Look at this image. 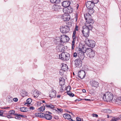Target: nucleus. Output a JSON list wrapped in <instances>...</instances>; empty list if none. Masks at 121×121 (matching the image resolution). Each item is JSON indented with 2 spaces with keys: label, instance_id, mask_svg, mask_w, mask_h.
<instances>
[{
  "label": "nucleus",
  "instance_id": "1",
  "mask_svg": "<svg viewBox=\"0 0 121 121\" xmlns=\"http://www.w3.org/2000/svg\"><path fill=\"white\" fill-rule=\"evenodd\" d=\"M113 94L109 92H107L103 96V99L106 101H111L113 99Z\"/></svg>",
  "mask_w": 121,
  "mask_h": 121
},
{
  "label": "nucleus",
  "instance_id": "2",
  "mask_svg": "<svg viewBox=\"0 0 121 121\" xmlns=\"http://www.w3.org/2000/svg\"><path fill=\"white\" fill-rule=\"evenodd\" d=\"M79 50L80 52L78 55V59L82 60L84 57V53L86 52V48L82 46V48H80Z\"/></svg>",
  "mask_w": 121,
  "mask_h": 121
},
{
  "label": "nucleus",
  "instance_id": "3",
  "mask_svg": "<svg viewBox=\"0 0 121 121\" xmlns=\"http://www.w3.org/2000/svg\"><path fill=\"white\" fill-rule=\"evenodd\" d=\"M59 57L62 60H67L69 59L70 55L67 52H63L59 55Z\"/></svg>",
  "mask_w": 121,
  "mask_h": 121
},
{
  "label": "nucleus",
  "instance_id": "4",
  "mask_svg": "<svg viewBox=\"0 0 121 121\" xmlns=\"http://www.w3.org/2000/svg\"><path fill=\"white\" fill-rule=\"evenodd\" d=\"M94 6V3L91 1H88L86 4V6L88 9L89 10V12L90 13L91 11V14L94 12V10H93V8Z\"/></svg>",
  "mask_w": 121,
  "mask_h": 121
},
{
  "label": "nucleus",
  "instance_id": "5",
  "mask_svg": "<svg viewBox=\"0 0 121 121\" xmlns=\"http://www.w3.org/2000/svg\"><path fill=\"white\" fill-rule=\"evenodd\" d=\"M86 43L89 47L93 48L95 46V43L94 41L89 40L88 39H86L85 40Z\"/></svg>",
  "mask_w": 121,
  "mask_h": 121
},
{
  "label": "nucleus",
  "instance_id": "6",
  "mask_svg": "<svg viewBox=\"0 0 121 121\" xmlns=\"http://www.w3.org/2000/svg\"><path fill=\"white\" fill-rule=\"evenodd\" d=\"M85 17L86 22L88 24H93L94 23L93 20L91 18V16L89 13L84 15Z\"/></svg>",
  "mask_w": 121,
  "mask_h": 121
},
{
  "label": "nucleus",
  "instance_id": "7",
  "mask_svg": "<svg viewBox=\"0 0 121 121\" xmlns=\"http://www.w3.org/2000/svg\"><path fill=\"white\" fill-rule=\"evenodd\" d=\"M86 51L87 53V56L90 58H93L95 55L94 52L91 48L86 49Z\"/></svg>",
  "mask_w": 121,
  "mask_h": 121
},
{
  "label": "nucleus",
  "instance_id": "8",
  "mask_svg": "<svg viewBox=\"0 0 121 121\" xmlns=\"http://www.w3.org/2000/svg\"><path fill=\"white\" fill-rule=\"evenodd\" d=\"M86 26H83V30H82V33L83 36L86 37H87L89 36V30L86 28Z\"/></svg>",
  "mask_w": 121,
  "mask_h": 121
},
{
  "label": "nucleus",
  "instance_id": "9",
  "mask_svg": "<svg viewBox=\"0 0 121 121\" xmlns=\"http://www.w3.org/2000/svg\"><path fill=\"white\" fill-rule=\"evenodd\" d=\"M69 28L67 26H60V30L61 32L65 33L69 31Z\"/></svg>",
  "mask_w": 121,
  "mask_h": 121
},
{
  "label": "nucleus",
  "instance_id": "10",
  "mask_svg": "<svg viewBox=\"0 0 121 121\" xmlns=\"http://www.w3.org/2000/svg\"><path fill=\"white\" fill-rule=\"evenodd\" d=\"M70 15L68 14H64L61 17L62 19L64 21H69L70 19Z\"/></svg>",
  "mask_w": 121,
  "mask_h": 121
},
{
  "label": "nucleus",
  "instance_id": "11",
  "mask_svg": "<svg viewBox=\"0 0 121 121\" xmlns=\"http://www.w3.org/2000/svg\"><path fill=\"white\" fill-rule=\"evenodd\" d=\"M75 61V65L76 67L80 68L82 66V62L81 60L78 58Z\"/></svg>",
  "mask_w": 121,
  "mask_h": 121
},
{
  "label": "nucleus",
  "instance_id": "12",
  "mask_svg": "<svg viewBox=\"0 0 121 121\" xmlns=\"http://www.w3.org/2000/svg\"><path fill=\"white\" fill-rule=\"evenodd\" d=\"M78 76L81 79L83 78L85 76V72L84 71L82 70L79 71L78 74Z\"/></svg>",
  "mask_w": 121,
  "mask_h": 121
},
{
  "label": "nucleus",
  "instance_id": "13",
  "mask_svg": "<svg viewBox=\"0 0 121 121\" xmlns=\"http://www.w3.org/2000/svg\"><path fill=\"white\" fill-rule=\"evenodd\" d=\"M70 4V2L69 0H65L62 3V5L64 7L67 8L69 5Z\"/></svg>",
  "mask_w": 121,
  "mask_h": 121
},
{
  "label": "nucleus",
  "instance_id": "14",
  "mask_svg": "<svg viewBox=\"0 0 121 121\" xmlns=\"http://www.w3.org/2000/svg\"><path fill=\"white\" fill-rule=\"evenodd\" d=\"M56 48L59 50H61V52H63L65 50V46L61 44L60 43L59 44V45L58 44L56 46Z\"/></svg>",
  "mask_w": 121,
  "mask_h": 121
},
{
  "label": "nucleus",
  "instance_id": "15",
  "mask_svg": "<svg viewBox=\"0 0 121 121\" xmlns=\"http://www.w3.org/2000/svg\"><path fill=\"white\" fill-rule=\"evenodd\" d=\"M90 83L91 86L92 87L97 88L99 86V83L95 81H91Z\"/></svg>",
  "mask_w": 121,
  "mask_h": 121
},
{
  "label": "nucleus",
  "instance_id": "16",
  "mask_svg": "<svg viewBox=\"0 0 121 121\" xmlns=\"http://www.w3.org/2000/svg\"><path fill=\"white\" fill-rule=\"evenodd\" d=\"M61 8V7L59 5L54 4L52 6V9L53 10L58 11Z\"/></svg>",
  "mask_w": 121,
  "mask_h": 121
},
{
  "label": "nucleus",
  "instance_id": "17",
  "mask_svg": "<svg viewBox=\"0 0 121 121\" xmlns=\"http://www.w3.org/2000/svg\"><path fill=\"white\" fill-rule=\"evenodd\" d=\"M67 11L69 13H71L73 11L74 9L73 6L69 5L67 8Z\"/></svg>",
  "mask_w": 121,
  "mask_h": 121
},
{
  "label": "nucleus",
  "instance_id": "18",
  "mask_svg": "<svg viewBox=\"0 0 121 121\" xmlns=\"http://www.w3.org/2000/svg\"><path fill=\"white\" fill-rule=\"evenodd\" d=\"M61 69L64 71H67L68 69V67L67 65L65 64H64L62 65Z\"/></svg>",
  "mask_w": 121,
  "mask_h": 121
},
{
  "label": "nucleus",
  "instance_id": "19",
  "mask_svg": "<svg viewBox=\"0 0 121 121\" xmlns=\"http://www.w3.org/2000/svg\"><path fill=\"white\" fill-rule=\"evenodd\" d=\"M61 39L60 36V37H56L55 40H54V41L56 42V44H57L58 43H61Z\"/></svg>",
  "mask_w": 121,
  "mask_h": 121
},
{
  "label": "nucleus",
  "instance_id": "20",
  "mask_svg": "<svg viewBox=\"0 0 121 121\" xmlns=\"http://www.w3.org/2000/svg\"><path fill=\"white\" fill-rule=\"evenodd\" d=\"M33 95L34 98L37 97L39 95V91L37 90L34 91L33 92Z\"/></svg>",
  "mask_w": 121,
  "mask_h": 121
},
{
  "label": "nucleus",
  "instance_id": "21",
  "mask_svg": "<svg viewBox=\"0 0 121 121\" xmlns=\"http://www.w3.org/2000/svg\"><path fill=\"white\" fill-rule=\"evenodd\" d=\"M21 95L23 97H24L27 96L28 94L25 90H22V91Z\"/></svg>",
  "mask_w": 121,
  "mask_h": 121
},
{
  "label": "nucleus",
  "instance_id": "22",
  "mask_svg": "<svg viewBox=\"0 0 121 121\" xmlns=\"http://www.w3.org/2000/svg\"><path fill=\"white\" fill-rule=\"evenodd\" d=\"M63 117L65 118L68 119H71V117L69 114L67 113L64 114L63 115Z\"/></svg>",
  "mask_w": 121,
  "mask_h": 121
},
{
  "label": "nucleus",
  "instance_id": "23",
  "mask_svg": "<svg viewBox=\"0 0 121 121\" xmlns=\"http://www.w3.org/2000/svg\"><path fill=\"white\" fill-rule=\"evenodd\" d=\"M45 104V106L48 108L53 109L55 108L54 106L51 104L47 103L46 104Z\"/></svg>",
  "mask_w": 121,
  "mask_h": 121
},
{
  "label": "nucleus",
  "instance_id": "24",
  "mask_svg": "<svg viewBox=\"0 0 121 121\" xmlns=\"http://www.w3.org/2000/svg\"><path fill=\"white\" fill-rule=\"evenodd\" d=\"M92 24H88V25H87L86 24L85 26H86V28L87 29H88L89 31L90 30H91L92 29Z\"/></svg>",
  "mask_w": 121,
  "mask_h": 121
},
{
  "label": "nucleus",
  "instance_id": "25",
  "mask_svg": "<svg viewBox=\"0 0 121 121\" xmlns=\"http://www.w3.org/2000/svg\"><path fill=\"white\" fill-rule=\"evenodd\" d=\"M60 37L61 39V44H62V43H64L67 42L66 41L65 35L63 36L61 35Z\"/></svg>",
  "mask_w": 121,
  "mask_h": 121
},
{
  "label": "nucleus",
  "instance_id": "26",
  "mask_svg": "<svg viewBox=\"0 0 121 121\" xmlns=\"http://www.w3.org/2000/svg\"><path fill=\"white\" fill-rule=\"evenodd\" d=\"M45 118L47 120H50L52 118V116L49 114H46Z\"/></svg>",
  "mask_w": 121,
  "mask_h": 121
},
{
  "label": "nucleus",
  "instance_id": "27",
  "mask_svg": "<svg viewBox=\"0 0 121 121\" xmlns=\"http://www.w3.org/2000/svg\"><path fill=\"white\" fill-rule=\"evenodd\" d=\"M32 101V99L30 98L28 99L26 101V102L25 103V105L28 106V105H30V103Z\"/></svg>",
  "mask_w": 121,
  "mask_h": 121
},
{
  "label": "nucleus",
  "instance_id": "28",
  "mask_svg": "<svg viewBox=\"0 0 121 121\" xmlns=\"http://www.w3.org/2000/svg\"><path fill=\"white\" fill-rule=\"evenodd\" d=\"M20 111L23 112H26L28 111V110L27 108L22 107L20 108Z\"/></svg>",
  "mask_w": 121,
  "mask_h": 121
},
{
  "label": "nucleus",
  "instance_id": "29",
  "mask_svg": "<svg viewBox=\"0 0 121 121\" xmlns=\"http://www.w3.org/2000/svg\"><path fill=\"white\" fill-rule=\"evenodd\" d=\"M102 111L106 113H110L111 112V111L109 109H104L102 110Z\"/></svg>",
  "mask_w": 121,
  "mask_h": 121
},
{
  "label": "nucleus",
  "instance_id": "30",
  "mask_svg": "<svg viewBox=\"0 0 121 121\" xmlns=\"http://www.w3.org/2000/svg\"><path fill=\"white\" fill-rule=\"evenodd\" d=\"M59 82L60 84L62 82L63 83V84H64L65 83V80L64 78H60L59 79Z\"/></svg>",
  "mask_w": 121,
  "mask_h": 121
},
{
  "label": "nucleus",
  "instance_id": "31",
  "mask_svg": "<svg viewBox=\"0 0 121 121\" xmlns=\"http://www.w3.org/2000/svg\"><path fill=\"white\" fill-rule=\"evenodd\" d=\"M48 43H46L45 41L41 42V46L42 47H44L46 46Z\"/></svg>",
  "mask_w": 121,
  "mask_h": 121
},
{
  "label": "nucleus",
  "instance_id": "32",
  "mask_svg": "<svg viewBox=\"0 0 121 121\" xmlns=\"http://www.w3.org/2000/svg\"><path fill=\"white\" fill-rule=\"evenodd\" d=\"M45 107L44 106L41 107L38 110L40 112H43L45 109Z\"/></svg>",
  "mask_w": 121,
  "mask_h": 121
},
{
  "label": "nucleus",
  "instance_id": "33",
  "mask_svg": "<svg viewBox=\"0 0 121 121\" xmlns=\"http://www.w3.org/2000/svg\"><path fill=\"white\" fill-rule=\"evenodd\" d=\"M56 96V95L55 93L53 92H51L50 94V97L51 98H55Z\"/></svg>",
  "mask_w": 121,
  "mask_h": 121
},
{
  "label": "nucleus",
  "instance_id": "34",
  "mask_svg": "<svg viewBox=\"0 0 121 121\" xmlns=\"http://www.w3.org/2000/svg\"><path fill=\"white\" fill-rule=\"evenodd\" d=\"M46 114L45 113H40V117L44 118Z\"/></svg>",
  "mask_w": 121,
  "mask_h": 121
},
{
  "label": "nucleus",
  "instance_id": "35",
  "mask_svg": "<svg viewBox=\"0 0 121 121\" xmlns=\"http://www.w3.org/2000/svg\"><path fill=\"white\" fill-rule=\"evenodd\" d=\"M14 114V111L13 110H11L9 111V114L10 115L13 114Z\"/></svg>",
  "mask_w": 121,
  "mask_h": 121
},
{
  "label": "nucleus",
  "instance_id": "36",
  "mask_svg": "<svg viewBox=\"0 0 121 121\" xmlns=\"http://www.w3.org/2000/svg\"><path fill=\"white\" fill-rule=\"evenodd\" d=\"M67 94L70 96L73 97L74 95V94L71 92H69Z\"/></svg>",
  "mask_w": 121,
  "mask_h": 121
},
{
  "label": "nucleus",
  "instance_id": "37",
  "mask_svg": "<svg viewBox=\"0 0 121 121\" xmlns=\"http://www.w3.org/2000/svg\"><path fill=\"white\" fill-rule=\"evenodd\" d=\"M118 120V118L116 117H114L112 118V120L110 121H116Z\"/></svg>",
  "mask_w": 121,
  "mask_h": 121
},
{
  "label": "nucleus",
  "instance_id": "38",
  "mask_svg": "<svg viewBox=\"0 0 121 121\" xmlns=\"http://www.w3.org/2000/svg\"><path fill=\"white\" fill-rule=\"evenodd\" d=\"M64 72L62 69L60 70L59 71L60 74L61 75H63Z\"/></svg>",
  "mask_w": 121,
  "mask_h": 121
},
{
  "label": "nucleus",
  "instance_id": "39",
  "mask_svg": "<svg viewBox=\"0 0 121 121\" xmlns=\"http://www.w3.org/2000/svg\"><path fill=\"white\" fill-rule=\"evenodd\" d=\"M74 18L76 19V21H77L78 18V15L77 13H76L75 15V17Z\"/></svg>",
  "mask_w": 121,
  "mask_h": 121
},
{
  "label": "nucleus",
  "instance_id": "40",
  "mask_svg": "<svg viewBox=\"0 0 121 121\" xmlns=\"http://www.w3.org/2000/svg\"><path fill=\"white\" fill-rule=\"evenodd\" d=\"M75 43L74 42H72V50H73L74 49L75 46H74V43Z\"/></svg>",
  "mask_w": 121,
  "mask_h": 121
},
{
  "label": "nucleus",
  "instance_id": "41",
  "mask_svg": "<svg viewBox=\"0 0 121 121\" xmlns=\"http://www.w3.org/2000/svg\"><path fill=\"white\" fill-rule=\"evenodd\" d=\"M35 115L36 116L39 117H40L39 112L37 113H35Z\"/></svg>",
  "mask_w": 121,
  "mask_h": 121
},
{
  "label": "nucleus",
  "instance_id": "42",
  "mask_svg": "<svg viewBox=\"0 0 121 121\" xmlns=\"http://www.w3.org/2000/svg\"><path fill=\"white\" fill-rule=\"evenodd\" d=\"M76 34V31L74 30L73 31V35H72V37H76L75 35Z\"/></svg>",
  "mask_w": 121,
  "mask_h": 121
},
{
  "label": "nucleus",
  "instance_id": "43",
  "mask_svg": "<svg viewBox=\"0 0 121 121\" xmlns=\"http://www.w3.org/2000/svg\"><path fill=\"white\" fill-rule=\"evenodd\" d=\"M4 112L2 110H0V116H2Z\"/></svg>",
  "mask_w": 121,
  "mask_h": 121
},
{
  "label": "nucleus",
  "instance_id": "44",
  "mask_svg": "<svg viewBox=\"0 0 121 121\" xmlns=\"http://www.w3.org/2000/svg\"><path fill=\"white\" fill-rule=\"evenodd\" d=\"M92 1L93 2V3L97 4L99 2V0H92Z\"/></svg>",
  "mask_w": 121,
  "mask_h": 121
},
{
  "label": "nucleus",
  "instance_id": "45",
  "mask_svg": "<svg viewBox=\"0 0 121 121\" xmlns=\"http://www.w3.org/2000/svg\"><path fill=\"white\" fill-rule=\"evenodd\" d=\"M92 116L93 117H98V115L97 114L94 113H93L92 114Z\"/></svg>",
  "mask_w": 121,
  "mask_h": 121
},
{
  "label": "nucleus",
  "instance_id": "46",
  "mask_svg": "<svg viewBox=\"0 0 121 121\" xmlns=\"http://www.w3.org/2000/svg\"><path fill=\"white\" fill-rule=\"evenodd\" d=\"M65 37L66 40V41H68L69 40V37L65 35Z\"/></svg>",
  "mask_w": 121,
  "mask_h": 121
},
{
  "label": "nucleus",
  "instance_id": "47",
  "mask_svg": "<svg viewBox=\"0 0 121 121\" xmlns=\"http://www.w3.org/2000/svg\"><path fill=\"white\" fill-rule=\"evenodd\" d=\"M55 3L58 4L60 3V0H55Z\"/></svg>",
  "mask_w": 121,
  "mask_h": 121
},
{
  "label": "nucleus",
  "instance_id": "48",
  "mask_svg": "<svg viewBox=\"0 0 121 121\" xmlns=\"http://www.w3.org/2000/svg\"><path fill=\"white\" fill-rule=\"evenodd\" d=\"M72 38L73 39V40L72 42L75 43L76 41V37H72Z\"/></svg>",
  "mask_w": 121,
  "mask_h": 121
},
{
  "label": "nucleus",
  "instance_id": "49",
  "mask_svg": "<svg viewBox=\"0 0 121 121\" xmlns=\"http://www.w3.org/2000/svg\"><path fill=\"white\" fill-rule=\"evenodd\" d=\"M76 119L77 121H81V118L78 117H77Z\"/></svg>",
  "mask_w": 121,
  "mask_h": 121
},
{
  "label": "nucleus",
  "instance_id": "50",
  "mask_svg": "<svg viewBox=\"0 0 121 121\" xmlns=\"http://www.w3.org/2000/svg\"><path fill=\"white\" fill-rule=\"evenodd\" d=\"M18 100V99L17 98H14L13 99V101L15 102L17 101Z\"/></svg>",
  "mask_w": 121,
  "mask_h": 121
},
{
  "label": "nucleus",
  "instance_id": "51",
  "mask_svg": "<svg viewBox=\"0 0 121 121\" xmlns=\"http://www.w3.org/2000/svg\"><path fill=\"white\" fill-rule=\"evenodd\" d=\"M77 56V54L75 52L74 53L73 55V56L74 57H76Z\"/></svg>",
  "mask_w": 121,
  "mask_h": 121
},
{
  "label": "nucleus",
  "instance_id": "52",
  "mask_svg": "<svg viewBox=\"0 0 121 121\" xmlns=\"http://www.w3.org/2000/svg\"><path fill=\"white\" fill-rule=\"evenodd\" d=\"M78 30V26H76L75 28L74 29V30L76 31V30Z\"/></svg>",
  "mask_w": 121,
  "mask_h": 121
},
{
  "label": "nucleus",
  "instance_id": "53",
  "mask_svg": "<svg viewBox=\"0 0 121 121\" xmlns=\"http://www.w3.org/2000/svg\"><path fill=\"white\" fill-rule=\"evenodd\" d=\"M19 116L21 117H26V116L23 115H21L20 114H19Z\"/></svg>",
  "mask_w": 121,
  "mask_h": 121
},
{
  "label": "nucleus",
  "instance_id": "54",
  "mask_svg": "<svg viewBox=\"0 0 121 121\" xmlns=\"http://www.w3.org/2000/svg\"><path fill=\"white\" fill-rule=\"evenodd\" d=\"M15 118L16 119H18L19 120L20 119H21V118L19 117H18V116H16L15 117Z\"/></svg>",
  "mask_w": 121,
  "mask_h": 121
},
{
  "label": "nucleus",
  "instance_id": "55",
  "mask_svg": "<svg viewBox=\"0 0 121 121\" xmlns=\"http://www.w3.org/2000/svg\"><path fill=\"white\" fill-rule=\"evenodd\" d=\"M56 1L55 0H50V2L53 3H55V1Z\"/></svg>",
  "mask_w": 121,
  "mask_h": 121
},
{
  "label": "nucleus",
  "instance_id": "56",
  "mask_svg": "<svg viewBox=\"0 0 121 121\" xmlns=\"http://www.w3.org/2000/svg\"><path fill=\"white\" fill-rule=\"evenodd\" d=\"M29 108L30 109L32 110H34L35 109V108L33 106L30 107Z\"/></svg>",
  "mask_w": 121,
  "mask_h": 121
},
{
  "label": "nucleus",
  "instance_id": "57",
  "mask_svg": "<svg viewBox=\"0 0 121 121\" xmlns=\"http://www.w3.org/2000/svg\"><path fill=\"white\" fill-rule=\"evenodd\" d=\"M70 86H68L67 87V90H68V91H70Z\"/></svg>",
  "mask_w": 121,
  "mask_h": 121
},
{
  "label": "nucleus",
  "instance_id": "58",
  "mask_svg": "<svg viewBox=\"0 0 121 121\" xmlns=\"http://www.w3.org/2000/svg\"><path fill=\"white\" fill-rule=\"evenodd\" d=\"M38 103L39 104H42V100L38 101Z\"/></svg>",
  "mask_w": 121,
  "mask_h": 121
},
{
  "label": "nucleus",
  "instance_id": "59",
  "mask_svg": "<svg viewBox=\"0 0 121 121\" xmlns=\"http://www.w3.org/2000/svg\"><path fill=\"white\" fill-rule=\"evenodd\" d=\"M14 115H17V116H19V114H18L17 113H15L14 112Z\"/></svg>",
  "mask_w": 121,
  "mask_h": 121
},
{
  "label": "nucleus",
  "instance_id": "60",
  "mask_svg": "<svg viewBox=\"0 0 121 121\" xmlns=\"http://www.w3.org/2000/svg\"><path fill=\"white\" fill-rule=\"evenodd\" d=\"M117 118H118V120L120 119L121 120V115H120L119 117H117Z\"/></svg>",
  "mask_w": 121,
  "mask_h": 121
},
{
  "label": "nucleus",
  "instance_id": "61",
  "mask_svg": "<svg viewBox=\"0 0 121 121\" xmlns=\"http://www.w3.org/2000/svg\"><path fill=\"white\" fill-rule=\"evenodd\" d=\"M9 108V107H4V108H1L2 109H8Z\"/></svg>",
  "mask_w": 121,
  "mask_h": 121
},
{
  "label": "nucleus",
  "instance_id": "62",
  "mask_svg": "<svg viewBox=\"0 0 121 121\" xmlns=\"http://www.w3.org/2000/svg\"><path fill=\"white\" fill-rule=\"evenodd\" d=\"M57 109L60 112H61V111H62V110H61V109H59L58 108H57Z\"/></svg>",
  "mask_w": 121,
  "mask_h": 121
},
{
  "label": "nucleus",
  "instance_id": "63",
  "mask_svg": "<svg viewBox=\"0 0 121 121\" xmlns=\"http://www.w3.org/2000/svg\"><path fill=\"white\" fill-rule=\"evenodd\" d=\"M82 91L83 93H85L86 92V90L84 89H83L82 90Z\"/></svg>",
  "mask_w": 121,
  "mask_h": 121
},
{
  "label": "nucleus",
  "instance_id": "64",
  "mask_svg": "<svg viewBox=\"0 0 121 121\" xmlns=\"http://www.w3.org/2000/svg\"><path fill=\"white\" fill-rule=\"evenodd\" d=\"M7 117L8 118H11V116L10 115H8L7 116Z\"/></svg>",
  "mask_w": 121,
  "mask_h": 121
}]
</instances>
